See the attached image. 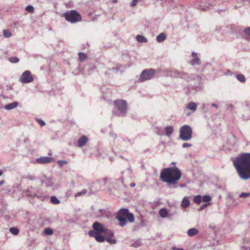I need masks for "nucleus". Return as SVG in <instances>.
<instances>
[{
	"label": "nucleus",
	"mask_w": 250,
	"mask_h": 250,
	"mask_svg": "<svg viewBox=\"0 0 250 250\" xmlns=\"http://www.w3.org/2000/svg\"><path fill=\"white\" fill-rule=\"evenodd\" d=\"M233 165L243 180L250 179V153H243L233 159Z\"/></svg>",
	"instance_id": "nucleus-1"
},
{
	"label": "nucleus",
	"mask_w": 250,
	"mask_h": 250,
	"mask_svg": "<svg viewBox=\"0 0 250 250\" xmlns=\"http://www.w3.org/2000/svg\"><path fill=\"white\" fill-rule=\"evenodd\" d=\"M182 173L177 167H170L164 168L160 175L161 180L169 185H175L181 178Z\"/></svg>",
	"instance_id": "nucleus-2"
},
{
	"label": "nucleus",
	"mask_w": 250,
	"mask_h": 250,
	"mask_svg": "<svg viewBox=\"0 0 250 250\" xmlns=\"http://www.w3.org/2000/svg\"><path fill=\"white\" fill-rule=\"evenodd\" d=\"M115 107L113 113L119 117H124L127 111V103L124 100H116L114 102Z\"/></svg>",
	"instance_id": "nucleus-3"
},
{
	"label": "nucleus",
	"mask_w": 250,
	"mask_h": 250,
	"mask_svg": "<svg viewBox=\"0 0 250 250\" xmlns=\"http://www.w3.org/2000/svg\"><path fill=\"white\" fill-rule=\"evenodd\" d=\"M63 17L71 23H76L82 21L81 15L76 10L67 11L63 14Z\"/></svg>",
	"instance_id": "nucleus-4"
},
{
	"label": "nucleus",
	"mask_w": 250,
	"mask_h": 250,
	"mask_svg": "<svg viewBox=\"0 0 250 250\" xmlns=\"http://www.w3.org/2000/svg\"><path fill=\"white\" fill-rule=\"evenodd\" d=\"M192 129L188 125H184L180 129L179 138L183 141H186L192 138Z\"/></svg>",
	"instance_id": "nucleus-5"
},
{
	"label": "nucleus",
	"mask_w": 250,
	"mask_h": 250,
	"mask_svg": "<svg viewBox=\"0 0 250 250\" xmlns=\"http://www.w3.org/2000/svg\"><path fill=\"white\" fill-rule=\"evenodd\" d=\"M155 72L156 70L152 68L144 70L140 74L139 81L143 82L151 79L154 77Z\"/></svg>",
	"instance_id": "nucleus-6"
},
{
	"label": "nucleus",
	"mask_w": 250,
	"mask_h": 250,
	"mask_svg": "<svg viewBox=\"0 0 250 250\" xmlns=\"http://www.w3.org/2000/svg\"><path fill=\"white\" fill-rule=\"evenodd\" d=\"M187 75L186 78H183V79L187 81H191L192 80H196L198 82H199V84L198 85H193V88L196 91H199L202 89V85L201 83V79L200 77L196 74H189L186 73Z\"/></svg>",
	"instance_id": "nucleus-7"
},
{
	"label": "nucleus",
	"mask_w": 250,
	"mask_h": 250,
	"mask_svg": "<svg viewBox=\"0 0 250 250\" xmlns=\"http://www.w3.org/2000/svg\"><path fill=\"white\" fill-rule=\"evenodd\" d=\"M33 78L31 76V72L29 70L24 71L20 77V81L23 83H27L32 82Z\"/></svg>",
	"instance_id": "nucleus-8"
},
{
	"label": "nucleus",
	"mask_w": 250,
	"mask_h": 250,
	"mask_svg": "<svg viewBox=\"0 0 250 250\" xmlns=\"http://www.w3.org/2000/svg\"><path fill=\"white\" fill-rule=\"evenodd\" d=\"M42 184L44 185L47 188H51L53 189H54V180L53 177H47L44 176L41 180Z\"/></svg>",
	"instance_id": "nucleus-9"
},
{
	"label": "nucleus",
	"mask_w": 250,
	"mask_h": 250,
	"mask_svg": "<svg viewBox=\"0 0 250 250\" xmlns=\"http://www.w3.org/2000/svg\"><path fill=\"white\" fill-rule=\"evenodd\" d=\"M242 116L244 120L247 121L250 119V104H249L247 103L243 106Z\"/></svg>",
	"instance_id": "nucleus-10"
},
{
	"label": "nucleus",
	"mask_w": 250,
	"mask_h": 250,
	"mask_svg": "<svg viewBox=\"0 0 250 250\" xmlns=\"http://www.w3.org/2000/svg\"><path fill=\"white\" fill-rule=\"evenodd\" d=\"M29 196L32 197H36L42 201L47 200L49 197L48 196L43 193L41 189H39L37 192H35L33 194H31Z\"/></svg>",
	"instance_id": "nucleus-11"
},
{
	"label": "nucleus",
	"mask_w": 250,
	"mask_h": 250,
	"mask_svg": "<svg viewBox=\"0 0 250 250\" xmlns=\"http://www.w3.org/2000/svg\"><path fill=\"white\" fill-rule=\"evenodd\" d=\"M92 228L94 229V232H97V234L103 233L105 229V228L98 222L94 223Z\"/></svg>",
	"instance_id": "nucleus-12"
},
{
	"label": "nucleus",
	"mask_w": 250,
	"mask_h": 250,
	"mask_svg": "<svg viewBox=\"0 0 250 250\" xmlns=\"http://www.w3.org/2000/svg\"><path fill=\"white\" fill-rule=\"evenodd\" d=\"M90 236L94 237L98 242H104L105 241V237L101 235V234H97V232H94L93 230H91L88 232Z\"/></svg>",
	"instance_id": "nucleus-13"
},
{
	"label": "nucleus",
	"mask_w": 250,
	"mask_h": 250,
	"mask_svg": "<svg viewBox=\"0 0 250 250\" xmlns=\"http://www.w3.org/2000/svg\"><path fill=\"white\" fill-rule=\"evenodd\" d=\"M197 108V104L193 102H189L185 106L184 111L190 110L191 112H195Z\"/></svg>",
	"instance_id": "nucleus-14"
},
{
	"label": "nucleus",
	"mask_w": 250,
	"mask_h": 250,
	"mask_svg": "<svg viewBox=\"0 0 250 250\" xmlns=\"http://www.w3.org/2000/svg\"><path fill=\"white\" fill-rule=\"evenodd\" d=\"M53 158L47 156H44L38 158L36 159V162L40 164H46L50 163Z\"/></svg>",
	"instance_id": "nucleus-15"
},
{
	"label": "nucleus",
	"mask_w": 250,
	"mask_h": 250,
	"mask_svg": "<svg viewBox=\"0 0 250 250\" xmlns=\"http://www.w3.org/2000/svg\"><path fill=\"white\" fill-rule=\"evenodd\" d=\"M87 141L88 138L86 136L83 135L78 139L77 145L79 147H82L87 143Z\"/></svg>",
	"instance_id": "nucleus-16"
},
{
	"label": "nucleus",
	"mask_w": 250,
	"mask_h": 250,
	"mask_svg": "<svg viewBox=\"0 0 250 250\" xmlns=\"http://www.w3.org/2000/svg\"><path fill=\"white\" fill-rule=\"evenodd\" d=\"M191 55L193 59L190 62V64L192 65H199L200 64V60L197 57V53L193 52L192 53Z\"/></svg>",
	"instance_id": "nucleus-17"
},
{
	"label": "nucleus",
	"mask_w": 250,
	"mask_h": 250,
	"mask_svg": "<svg viewBox=\"0 0 250 250\" xmlns=\"http://www.w3.org/2000/svg\"><path fill=\"white\" fill-rule=\"evenodd\" d=\"M178 212L177 208L175 206H172L171 209L168 210V218L171 219L172 217L176 215Z\"/></svg>",
	"instance_id": "nucleus-18"
},
{
	"label": "nucleus",
	"mask_w": 250,
	"mask_h": 250,
	"mask_svg": "<svg viewBox=\"0 0 250 250\" xmlns=\"http://www.w3.org/2000/svg\"><path fill=\"white\" fill-rule=\"evenodd\" d=\"M172 74L174 77H179L182 79H183V78H186L187 76L185 72L179 71L177 70H173Z\"/></svg>",
	"instance_id": "nucleus-19"
},
{
	"label": "nucleus",
	"mask_w": 250,
	"mask_h": 250,
	"mask_svg": "<svg viewBox=\"0 0 250 250\" xmlns=\"http://www.w3.org/2000/svg\"><path fill=\"white\" fill-rule=\"evenodd\" d=\"M18 105L19 103L18 102H14L12 103L5 105L4 108L6 110H9L15 108Z\"/></svg>",
	"instance_id": "nucleus-20"
},
{
	"label": "nucleus",
	"mask_w": 250,
	"mask_h": 250,
	"mask_svg": "<svg viewBox=\"0 0 250 250\" xmlns=\"http://www.w3.org/2000/svg\"><path fill=\"white\" fill-rule=\"evenodd\" d=\"M129 213V210L127 208H121L118 212L116 217L118 216H124V217H126L127 214Z\"/></svg>",
	"instance_id": "nucleus-21"
},
{
	"label": "nucleus",
	"mask_w": 250,
	"mask_h": 250,
	"mask_svg": "<svg viewBox=\"0 0 250 250\" xmlns=\"http://www.w3.org/2000/svg\"><path fill=\"white\" fill-rule=\"evenodd\" d=\"M242 250H250V240H248L246 238L243 242V245L241 247Z\"/></svg>",
	"instance_id": "nucleus-22"
},
{
	"label": "nucleus",
	"mask_w": 250,
	"mask_h": 250,
	"mask_svg": "<svg viewBox=\"0 0 250 250\" xmlns=\"http://www.w3.org/2000/svg\"><path fill=\"white\" fill-rule=\"evenodd\" d=\"M190 204V202L189 201V197L188 196H185L182 200L181 202V206L182 208H188Z\"/></svg>",
	"instance_id": "nucleus-23"
},
{
	"label": "nucleus",
	"mask_w": 250,
	"mask_h": 250,
	"mask_svg": "<svg viewBox=\"0 0 250 250\" xmlns=\"http://www.w3.org/2000/svg\"><path fill=\"white\" fill-rule=\"evenodd\" d=\"M159 215L162 218H168V210L166 208H162L159 210Z\"/></svg>",
	"instance_id": "nucleus-24"
},
{
	"label": "nucleus",
	"mask_w": 250,
	"mask_h": 250,
	"mask_svg": "<svg viewBox=\"0 0 250 250\" xmlns=\"http://www.w3.org/2000/svg\"><path fill=\"white\" fill-rule=\"evenodd\" d=\"M116 218L119 220V225L120 226L124 227L126 224V223H127L126 219L124 216L116 217Z\"/></svg>",
	"instance_id": "nucleus-25"
},
{
	"label": "nucleus",
	"mask_w": 250,
	"mask_h": 250,
	"mask_svg": "<svg viewBox=\"0 0 250 250\" xmlns=\"http://www.w3.org/2000/svg\"><path fill=\"white\" fill-rule=\"evenodd\" d=\"M198 233V230L196 228L190 229L187 231L188 235L190 237L195 236Z\"/></svg>",
	"instance_id": "nucleus-26"
},
{
	"label": "nucleus",
	"mask_w": 250,
	"mask_h": 250,
	"mask_svg": "<svg viewBox=\"0 0 250 250\" xmlns=\"http://www.w3.org/2000/svg\"><path fill=\"white\" fill-rule=\"evenodd\" d=\"M166 134L167 137H169L173 133L174 128L173 126H168L165 128Z\"/></svg>",
	"instance_id": "nucleus-27"
},
{
	"label": "nucleus",
	"mask_w": 250,
	"mask_h": 250,
	"mask_svg": "<svg viewBox=\"0 0 250 250\" xmlns=\"http://www.w3.org/2000/svg\"><path fill=\"white\" fill-rule=\"evenodd\" d=\"M166 38V36L165 33H162L160 34L157 37H156V41L158 42H161L163 41H164Z\"/></svg>",
	"instance_id": "nucleus-28"
},
{
	"label": "nucleus",
	"mask_w": 250,
	"mask_h": 250,
	"mask_svg": "<svg viewBox=\"0 0 250 250\" xmlns=\"http://www.w3.org/2000/svg\"><path fill=\"white\" fill-rule=\"evenodd\" d=\"M136 38L137 41L140 42H146L147 41V39L142 35H137Z\"/></svg>",
	"instance_id": "nucleus-29"
},
{
	"label": "nucleus",
	"mask_w": 250,
	"mask_h": 250,
	"mask_svg": "<svg viewBox=\"0 0 250 250\" xmlns=\"http://www.w3.org/2000/svg\"><path fill=\"white\" fill-rule=\"evenodd\" d=\"M105 236L107 237H112L113 236V232L111 229H108L106 228L104 229V231L103 232Z\"/></svg>",
	"instance_id": "nucleus-30"
},
{
	"label": "nucleus",
	"mask_w": 250,
	"mask_h": 250,
	"mask_svg": "<svg viewBox=\"0 0 250 250\" xmlns=\"http://www.w3.org/2000/svg\"><path fill=\"white\" fill-rule=\"evenodd\" d=\"M7 100V98H6L3 95H0V108L3 107L4 106V104L6 103V100Z\"/></svg>",
	"instance_id": "nucleus-31"
},
{
	"label": "nucleus",
	"mask_w": 250,
	"mask_h": 250,
	"mask_svg": "<svg viewBox=\"0 0 250 250\" xmlns=\"http://www.w3.org/2000/svg\"><path fill=\"white\" fill-rule=\"evenodd\" d=\"M51 202L53 204H59L60 201L55 196H52L50 198Z\"/></svg>",
	"instance_id": "nucleus-32"
},
{
	"label": "nucleus",
	"mask_w": 250,
	"mask_h": 250,
	"mask_svg": "<svg viewBox=\"0 0 250 250\" xmlns=\"http://www.w3.org/2000/svg\"><path fill=\"white\" fill-rule=\"evenodd\" d=\"M87 191L85 189H83L82 190H81L80 192H77L75 194V197L77 198L81 196L84 195L86 193Z\"/></svg>",
	"instance_id": "nucleus-33"
},
{
	"label": "nucleus",
	"mask_w": 250,
	"mask_h": 250,
	"mask_svg": "<svg viewBox=\"0 0 250 250\" xmlns=\"http://www.w3.org/2000/svg\"><path fill=\"white\" fill-rule=\"evenodd\" d=\"M126 217L127 218V220L130 222V223H132L134 221V215L132 213H128L127 214V215L126 216Z\"/></svg>",
	"instance_id": "nucleus-34"
},
{
	"label": "nucleus",
	"mask_w": 250,
	"mask_h": 250,
	"mask_svg": "<svg viewBox=\"0 0 250 250\" xmlns=\"http://www.w3.org/2000/svg\"><path fill=\"white\" fill-rule=\"evenodd\" d=\"M236 77L237 79L241 83H244L246 81L245 77L242 74H238Z\"/></svg>",
	"instance_id": "nucleus-35"
},
{
	"label": "nucleus",
	"mask_w": 250,
	"mask_h": 250,
	"mask_svg": "<svg viewBox=\"0 0 250 250\" xmlns=\"http://www.w3.org/2000/svg\"><path fill=\"white\" fill-rule=\"evenodd\" d=\"M79 58L81 61L83 62L86 59L87 55L85 53L80 52L79 53Z\"/></svg>",
	"instance_id": "nucleus-36"
},
{
	"label": "nucleus",
	"mask_w": 250,
	"mask_h": 250,
	"mask_svg": "<svg viewBox=\"0 0 250 250\" xmlns=\"http://www.w3.org/2000/svg\"><path fill=\"white\" fill-rule=\"evenodd\" d=\"M244 33L246 36L247 38L250 40V27H247L244 30Z\"/></svg>",
	"instance_id": "nucleus-37"
},
{
	"label": "nucleus",
	"mask_w": 250,
	"mask_h": 250,
	"mask_svg": "<svg viewBox=\"0 0 250 250\" xmlns=\"http://www.w3.org/2000/svg\"><path fill=\"white\" fill-rule=\"evenodd\" d=\"M202 201V197L201 195H196L194 196L193 199V201L196 204H200L201 202Z\"/></svg>",
	"instance_id": "nucleus-38"
},
{
	"label": "nucleus",
	"mask_w": 250,
	"mask_h": 250,
	"mask_svg": "<svg viewBox=\"0 0 250 250\" xmlns=\"http://www.w3.org/2000/svg\"><path fill=\"white\" fill-rule=\"evenodd\" d=\"M10 232L14 235H17L19 232V230L17 228L12 227L9 229Z\"/></svg>",
	"instance_id": "nucleus-39"
},
{
	"label": "nucleus",
	"mask_w": 250,
	"mask_h": 250,
	"mask_svg": "<svg viewBox=\"0 0 250 250\" xmlns=\"http://www.w3.org/2000/svg\"><path fill=\"white\" fill-rule=\"evenodd\" d=\"M8 60L12 63H17L19 62V58L16 57H10Z\"/></svg>",
	"instance_id": "nucleus-40"
},
{
	"label": "nucleus",
	"mask_w": 250,
	"mask_h": 250,
	"mask_svg": "<svg viewBox=\"0 0 250 250\" xmlns=\"http://www.w3.org/2000/svg\"><path fill=\"white\" fill-rule=\"evenodd\" d=\"M3 35L6 38H9L12 36V34L7 30H4L3 31Z\"/></svg>",
	"instance_id": "nucleus-41"
},
{
	"label": "nucleus",
	"mask_w": 250,
	"mask_h": 250,
	"mask_svg": "<svg viewBox=\"0 0 250 250\" xmlns=\"http://www.w3.org/2000/svg\"><path fill=\"white\" fill-rule=\"evenodd\" d=\"M44 232L46 235H51L53 234V231L51 229L47 228L44 229Z\"/></svg>",
	"instance_id": "nucleus-42"
},
{
	"label": "nucleus",
	"mask_w": 250,
	"mask_h": 250,
	"mask_svg": "<svg viewBox=\"0 0 250 250\" xmlns=\"http://www.w3.org/2000/svg\"><path fill=\"white\" fill-rule=\"evenodd\" d=\"M202 200L204 202H208L210 201L211 197L209 195H205L203 196Z\"/></svg>",
	"instance_id": "nucleus-43"
},
{
	"label": "nucleus",
	"mask_w": 250,
	"mask_h": 250,
	"mask_svg": "<svg viewBox=\"0 0 250 250\" xmlns=\"http://www.w3.org/2000/svg\"><path fill=\"white\" fill-rule=\"evenodd\" d=\"M106 240L108 243L111 244H115L117 243V240L115 239H112L109 237H107L106 239Z\"/></svg>",
	"instance_id": "nucleus-44"
},
{
	"label": "nucleus",
	"mask_w": 250,
	"mask_h": 250,
	"mask_svg": "<svg viewBox=\"0 0 250 250\" xmlns=\"http://www.w3.org/2000/svg\"><path fill=\"white\" fill-rule=\"evenodd\" d=\"M25 10L30 12V13H33L34 11V8L33 6L32 5H28L26 7Z\"/></svg>",
	"instance_id": "nucleus-45"
},
{
	"label": "nucleus",
	"mask_w": 250,
	"mask_h": 250,
	"mask_svg": "<svg viewBox=\"0 0 250 250\" xmlns=\"http://www.w3.org/2000/svg\"><path fill=\"white\" fill-rule=\"evenodd\" d=\"M141 244V242L139 240H137L135 241L133 243L131 244V246L134 248L139 247Z\"/></svg>",
	"instance_id": "nucleus-46"
},
{
	"label": "nucleus",
	"mask_w": 250,
	"mask_h": 250,
	"mask_svg": "<svg viewBox=\"0 0 250 250\" xmlns=\"http://www.w3.org/2000/svg\"><path fill=\"white\" fill-rule=\"evenodd\" d=\"M58 164L60 167H62L64 165L68 164V162L66 160H59L58 161Z\"/></svg>",
	"instance_id": "nucleus-47"
},
{
	"label": "nucleus",
	"mask_w": 250,
	"mask_h": 250,
	"mask_svg": "<svg viewBox=\"0 0 250 250\" xmlns=\"http://www.w3.org/2000/svg\"><path fill=\"white\" fill-rule=\"evenodd\" d=\"M36 121L41 126H43L45 125V122L41 119H36Z\"/></svg>",
	"instance_id": "nucleus-48"
},
{
	"label": "nucleus",
	"mask_w": 250,
	"mask_h": 250,
	"mask_svg": "<svg viewBox=\"0 0 250 250\" xmlns=\"http://www.w3.org/2000/svg\"><path fill=\"white\" fill-rule=\"evenodd\" d=\"M249 196H250V193L246 192H242L239 195V196L241 198H247Z\"/></svg>",
	"instance_id": "nucleus-49"
},
{
	"label": "nucleus",
	"mask_w": 250,
	"mask_h": 250,
	"mask_svg": "<svg viewBox=\"0 0 250 250\" xmlns=\"http://www.w3.org/2000/svg\"><path fill=\"white\" fill-rule=\"evenodd\" d=\"M210 204L209 203H206V204H204L203 205H202L199 208V210H202L203 209H204L206 208H207V207Z\"/></svg>",
	"instance_id": "nucleus-50"
},
{
	"label": "nucleus",
	"mask_w": 250,
	"mask_h": 250,
	"mask_svg": "<svg viewBox=\"0 0 250 250\" xmlns=\"http://www.w3.org/2000/svg\"><path fill=\"white\" fill-rule=\"evenodd\" d=\"M110 136L113 138L114 140H115L117 138V135L114 133L113 131H111L109 134Z\"/></svg>",
	"instance_id": "nucleus-51"
},
{
	"label": "nucleus",
	"mask_w": 250,
	"mask_h": 250,
	"mask_svg": "<svg viewBox=\"0 0 250 250\" xmlns=\"http://www.w3.org/2000/svg\"><path fill=\"white\" fill-rule=\"evenodd\" d=\"M139 0H132V2L130 3V6L134 7L136 6Z\"/></svg>",
	"instance_id": "nucleus-52"
},
{
	"label": "nucleus",
	"mask_w": 250,
	"mask_h": 250,
	"mask_svg": "<svg viewBox=\"0 0 250 250\" xmlns=\"http://www.w3.org/2000/svg\"><path fill=\"white\" fill-rule=\"evenodd\" d=\"M122 140L124 142L128 144L129 145H131L132 144L131 141L128 138L126 139H122Z\"/></svg>",
	"instance_id": "nucleus-53"
},
{
	"label": "nucleus",
	"mask_w": 250,
	"mask_h": 250,
	"mask_svg": "<svg viewBox=\"0 0 250 250\" xmlns=\"http://www.w3.org/2000/svg\"><path fill=\"white\" fill-rule=\"evenodd\" d=\"M191 146V144H188V143H184L183 144V146H182L183 148L190 147Z\"/></svg>",
	"instance_id": "nucleus-54"
},
{
	"label": "nucleus",
	"mask_w": 250,
	"mask_h": 250,
	"mask_svg": "<svg viewBox=\"0 0 250 250\" xmlns=\"http://www.w3.org/2000/svg\"><path fill=\"white\" fill-rule=\"evenodd\" d=\"M185 112L186 114V116L187 117L190 116L191 115V113H192V112H191V111L190 112V111H187V110L186 111H185Z\"/></svg>",
	"instance_id": "nucleus-55"
},
{
	"label": "nucleus",
	"mask_w": 250,
	"mask_h": 250,
	"mask_svg": "<svg viewBox=\"0 0 250 250\" xmlns=\"http://www.w3.org/2000/svg\"><path fill=\"white\" fill-rule=\"evenodd\" d=\"M211 106L212 107H215V108H218V106L216 104H214V103H212V104H211Z\"/></svg>",
	"instance_id": "nucleus-56"
},
{
	"label": "nucleus",
	"mask_w": 250,
	"mask_h": 250,
	"mask_svg": "<svg viewBox=\"0 0 250 250\" xmlns=\"http://www.w3.org/2000/svg\"><path fill=\"white\" fill-rule=\"evenodd\" d=\"M110 70H112V71H118V68H117V67H112V68L110 69H109Z\"/></svg>",
	"instance_id": "nucleus-57"
},
{
	"label": "nucleus",
	"mask_w": 250,
	"mask_h": 250,
	"mask_svg": "<svg viewBox=\"0 0 250 250\" xmlns=\"http://www.w3.org/2000/svg\"><path fill=\"white\" fill-rule=\"evenodd\" d=\"M206 7H205V6L204 7H202V6H201V7L200 8V9L201 10H206Z\"/></svg>",
	"instance_id": "nucleus-58"
},
{
	"label": "nucleus",
	"mask_w": 250,
	"mask_h": 250,
	"mask_svg": "<svg viewBox=\"0 0 250 250\" xmlns=\"http://www.w3.org/2000/svg\"><path fill=\"white\" fill-rule=\"evenodd\" d=\"M91 70H94L95 69V67L94 65H91L90 66Z\"/></svg>",
	"instance_id": "nucleus-59"
},
{
	"label": "nucleus",
	"mask_w": 250,
	"mask_h": 250,
	"mask_svg": "<svg viewBox=\"0 0 250 250\" xmlns=\"http://www.w3.org/2000/svg\"><path fill=\"white\" fill-rule=\"evenodd\" d=\"M244 2H247L249 4H250V0H242Z\"/></svg>",
	"instance_id": "nucleus-60"
},
{
	"label": "nucleus",
	"mask_w": 250,
	"mask_h": 250,
	"mask_svg": "<svg viewBox=\"0 0 250 250\" xmlns=\"http://www.w3.org/2000/svg\"><path fill=\"white\" fill-rule=\"evenodd\" d=\"M230 73H231V71H230V70H228L227 71V72H226V74L227 75H229V74H230Z\"/></svg>",
	"instance_id": "nucleus-61"
},
{
	"label": "nucleus",
	"mask_w": 250,
	"mask_h": 250,
	"mask_svg": "<svg viewBox=\"0 0 250 250\" xmlns=\"http://www.w3.org/2000/svg\"><path fill=\"white\" fill-rule=\"evenodd\" d=\"M4 183V180L0 181V186H1Z\"/></svg>",
	"instance_id": "nucleus-62"
},
{
	"label": "nucleus",
	"mask_w": 250,
	"mask_h": 250,
	"mask_svg": "<svg viewBox=\"0 0 250 250\" xmlns=\"http://www.w3.org/2000/svg\"><path fill=\"white\" fill-rule=\"evenodd\" d=\"M130 186L131 187H134L135 186V184L134 183H132L131 184H130Z\"/></svg>",
	"instance_id": "nucleus-63"
},
{
	"label": "nucleus",
	"mask_w": 250,
	"mask_h": 250,
	"mask_svg": "<svg viewBox=\"0 0 250 250\" xmlns=\"http://www.w3.org/2000/svg\"><path fill=\"white\" fill-rule=\"evenodd\" d=\"M216 30L218 31V32L221 30V27H218L216 28Z\"/></svg>",
	"instance_id": "nucleus-64"
}]
</instances>
